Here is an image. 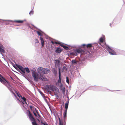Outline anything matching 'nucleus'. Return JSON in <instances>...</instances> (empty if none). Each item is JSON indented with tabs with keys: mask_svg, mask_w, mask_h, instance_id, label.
<instances>
[{
	"mask_svg": "<svg viewBox=\"0 0 125 125\" xmlns=\"http://www.w3.org/2000/svg\"><path fill=\"white\" fill-rule=\"evenodd\" d=\"M31 71L32 76L34 78V81L36 82L38 81L39 76L38 74L36 72V69L33 68L32 69Z\"/></svg>",
	"mask_w": 125,
	"mask_h": 125,
	"instance_id": "obj_1",
	"label": "nucleus"
},
{
	"mask_svg": "<svg viewBox=\"0 0 125 125\" xmlns=\"http://www.w3.org/2000/svg\"><path fill=\"white\" fill-rule=\"evenodd\" d=\"M37 71L40 74H41V73L45 74L49 73L50 70L48 69H46L45 68L40 67L38 69Z\"/></svg>",
	"mask_w": 125,
	"mask_h": 125,
	"instance_id": "obj_2",
	"label": "nucleus"
},
{
	"mask_svg": "<svg viewBox=\"0 0 125 125\" xmlns=\"http://www.w3.org/2000/svg\"><path fill=\"white\" fill-rule=\"evenodd\" d=\"M28 116L31 121L32 122L31 123L32 125H38L36 123L35 119L33 117L30 111L28 110Z\"/></svg>",
	"mask_w": 125,
	"mask_h": 125,
	"instance_id": "obj_3",
	"label": "nucleus"
},
{
	"mask_svg": "<svg viewBox=\"0 0 125 125\" xmlns=\"http://www.w3.org/2000/svg\"><path fill=\"white\" fill-rule=\"evenodd\" d=\"M0 82L4 84L6 86L8 87L9 86V82L7 81L5 78L1 74H0Z\"/></svg>",
	"mask_w": 125,
	"mask_h": 125,
	"instance_id": "obj_4",
	"label": "nucleus"
},
{
	"mask_svg": "<svg viewBox=\"0 0 125 125\" xmlns=\"http://www.w3.org/2000/svg\"><path fill=\"white\" fill-rule=\"evenodd\" d=\"M17 66L18 68L23 73H25V71L28 73H29L30 72L29 70L28 67L24 68L22 66L19 65H18Z\"/></svg>",
	"mask_w": 125,
	"mask_h": 125,
	"instance_id": "obj_5",
	"label": "nucleus"
},
{
	"mask_svg": "<svg viewBox=\"0 0 125 125\" xmlns=\"http://www.w3.org/2000/svg\"><path fill=\"white\" fill-rule=\"evenodd\" d=\"M39 79L44 81H46L48 80L45 77L44 75H42L41 74H40Z\"/></svg>",
	"mask_w": 125,
	"mask_h": 125,
	"instance_id": "obj_6",
	"label": "nucleus"
},
{
	"mask_svg": "<svg viewBox=\"0 0 125 125\" xmlns=\"http://www.w3.org/2000/svg\"><path fill=\"white\" fill-rule=\"evenodd\" d=\"M99 44L102 46L103 47L105 44V42H104V39L103 38L101 37L99 39Z\"/></svg>",
	"mask_w": 125,
	"mask_h": 125,
	"instance_id": "obj_7",
	"label": "nucleus"
},
{
	"mask_svg": "<svg viewBox=\"0 0 125 125\" xmlns=\"http://www.w3.org/2000/svg\"><path fill=\"white\" fill-rule=\"evenodd\" d=\"M108 51L109 53L112 55H115L116 54V53L114 51L110 49L109 47H108Z\"/></svg>",
	"mask_w": 125,
	"mask_h": 125,
	"instance_id": "obj_8",
	"label": "nucleus"
},
{
	"mask_svg": "<svg viewBox=\"0 0 125 125\" xmlns=\"http://www.w3.org/2000/svg\"><path fill=\"white\" fill-rule=\"evenodd\" d=\"M75 51L77 52L78 53H80L82 52H84L85 51L84 50H82L81 48H79L78 49H77Z\"/></svg>",
	"mask_w": 125,
	"mask_h": 125,
	"instance_id": "obj_9",
	"label": "nucleus"
},
{
	"mask_svg": "<svg viewBox=\"0 0 125 125\" xmlns=\"http://www.w3.org/2000/svg\"><path fill=\"white\" fill-rule=\"evenodd\" d=\"M30 107L31 110L33 112H35V111L36 112V111H37L36 110V109L33 106H30Z\"/></svg>",
	"mask_w": 125,
	"mask_h": 125,
	"instance_id": "obj_10",
	"label": "nucleus"
},
{
	"mask_svg": "<svg viewBox=\"0 0 125 125\" xmlns=\"http://www.w3.org/2000/svg\"><path fill=\"white\" fill-rule=\"evenodd\" d=\"M40 38L41 42V44L42 45V48L44 46V41L43 38L41 37Z\"/></svg>",
	"mask_w": 125,
	"mask_h": 125,
	"instance_id": "obj_11",
	"label": "nucleus"
},
{
	"mask_svg": "<svg viewBox=\"0 0 125 125\" xmlns=\"http://www.w3.org/2000/svg\"><path fill=\"white\" fill-rule=\"evenodd\" d=\"M62 51V50L59 47H57L55 50V52L57 53H60Z\"/></svg>",
	"mask_w": 125,
	"mask_h": 125,
	"instance_id": "obj_12",
	"label": "nucleus"
},
{
	"mask_svg": "<svg viewBox=\"0 0 125 125\" xmlns=\"http://www.w3.org/2000/svg\"><path fill=\"white\" fill-rule=\"evenodd\" d=\"M47 86H48V88L50 90L52 91H53L55 89L52 86H49L48 85Z\"/></svg>",
	"mask_w": 125,
	"mask_h": 125,
	"instance_id": "obj_13",
	"label": "nucleus"
},
{
	"mask_svg": "<svg viewBox=\"0 0 125 125\" xmlns=\"http://www.w3.org/2000/svg\"><path fill=\"white\" fill-rule=\"evenodd\" d=\"M23 20H15L14 21V22L18 23H22L24 22Z\"/></svg>",
	"mask_w": 125,
	"mask_h": 125,
	"instance_id": "obj_14",
	"label": "nucleus"
},
{
	"mask_svg": "<svg viewBox=\"0 0 125 125\" xmlns=\"http://www.w3.org/2000/svg\"><path fill=\"white\" fill-rule=\"evenodd\" d=\"M61 71L60 68H59V81L61 82Z\"/></svg>",
	"mask_w": 125,
	"mask_h": 125,
	"instance_id": "obj_15",
	"label": "nucleus"
},
{
	"mask_svg": "<svg viewBox=\"0 0 125 125\" xmlns=\"http://www.w3.org/2000/svg\"><path fill=\"white\" fill-rule=\"evenodd\" d=\"M55 65H59L60 63V61L59 60H55Z\"/></svg>",
	"mask_w": 125,
	"mask_h": 125,
	"instance_id": "obj_16",
	"label": "nucleus"
},
{
	"mask_svg": "<svg viewBox=\"0 0 125 125\" xmlns=\"http://www.w3.org/2000/svg\"><path fill=\"white\" fill-rule=\"evenodd\" d=\"M20 96L21 97V98L25 102V103L26 104H27V103L26 102V99L24 97H22V96L20 94Z\"/></svg>",
	"mask_w": 125,
	"mask_h": 125,
	"instance_id": "obj_17",
	"label": "nucleus"
},
{
	"mask_svg": "<svg viewBox=\"0 0 125 125\" xmlns=\"http://www.w3.org/2000/svg\"><path fill=\"white\" fill-rule=\"evenodd\" d=\"M68 103H69L68 102L67 103H66L65 104V107L66 109L65 110L67 111V109L68 106Z\"/></svg>",
	"mask_w": 125,
	"mask_h": 125,
	"instance_id": "obj_18",
	"label": "nucleus"
},
{
	"mask_svg": "<svg viewBox=\"0 0 125 125\" xmlns=\"http://www.w3.org/2000/svg\"><path fill=\"white\" fill-rule=\"evenodd\" d=\"M86 47L87 48H91L92 47V44H88L86 45Z\"/></svg>",
	"mask_w": 125,
	"mask_h": 125,
	"instance_id": "obj_19",
	"label": "nucleus"
},
{
	"mask_svg": "<svg viewBox=\"0 0 125 125\" xmlns=\"http://www.w3.org/2000/svg\"><path fill=\"white\" fill-rule=\"evenodd\" d=\"M51 42L53 44H59V42L55 41H51Z\"/></svg>",
	"mask_w": 125,
	"mask_h": 125,
	"instance_id": "obj_20",
	"label": "nucleus"
},
{
	"mask_svg": "<svg viewBox=\"0 0 125 125\" xmlns=\"http://www.w3.org/2000/svg\"><path fill=\"white\" fill-rule=\"evenodd\" d=\"M67 111L65 110L64 112V114H63V117L64 119H65L66 117V114Z\"/></svg>",
	"mask_w": 125,
	"mask_h": 125,
	"instance_id": "obj_21",
	"label": "nucleus"
},
{
	"mask_svg": "<svg viewBox=\"0 0 125 125\" xmlns=\"http://www.w3.org/2000/svg\"><path fill=\"white\" fill-rule=\"evenodd\" d=\"M0 52L3 53L5 52V51L4 49L0 47Z\"/></svg>",
	"mask_w": 125,
	"mask_h": 125,
	"instance_id": "obj_22",
	"label": "nucleus"
},
{
	"mask_svg": "<svg viewBox=\"0 0 125 125\" xmlns=\"http://www.w3.org/2000/svg\"><path fill=\"white\" fill-rule=\"evenodd\" d=\"M59 125H63L62 122L61 121V119L59 117Z\"/></svg>",
	"mask_w": 125,
	"mask_h": 125,
	"instance_id": "obj_23",
	"label": "nucleus"
},
{
	"mask_svg": "<svg viewBox=\"0 0 125 125\" xmlns=\"http://www.w3.org/2000/svg\"><path fill=\"white\" fill-rule=\"evenodd\" d=\"M36 113L38 115V118H40L41 117V116L39 114V113L38 111H36Z\"/></svg>",
	"mask_w": 125,
	"mask_h": 125,
	"instance_id": "obj_24",
	"label": "nucleus"
},
{
	"mask_svg": "<svg viewBox=\"0 0 125 125\" xmlns=\"http://www.w3.org/2000/svg\"><path fill=\"white\" fill-rule=\"evenodd\" d=\"M66 82L68 84H69V78L68 77H66Z\"/></svg>",
	"mask_w": 125,
	"mask_h": 125,
	"instance_id": "obj_25",
	"label": "nucleus"
},
{
	"mask_svg": "<svg viewBox=\"0 0 125 125\" xmlns=\"http://www.w3.org/2000/svg\"><path fill=\"white\" fill-rule=\"evenodd\" d=\"M72 62L73 64L76 63L77 62L75 60H72Z\"/></svg>",
	"mask_w": 125,
	"mask_h": 125,
	"instance_id": "obj_26",
	"label": "nucleus"
},
{
	"mask_svg": "<svg viewBox=\"0 0 125 125\" xmlns=\"http://www.w3.org/2000/svg\"><path fill=\"white\" fill-rule=\"evenodd\" d=\"M64 49H65L66 50H68L69 49V48L67 46L65 45H64V47H63Z\"/></svg>",
	"mask_w": 125,
	"mask_h": 125,
	"instance_id": "obj_27",
	"label": "nucleus"
},
{
	"mask_svg": "<svg viewBox=\"0 0 125 125\" xmlns=\"http://www.w3.org/2000/svg\"><path fill=\"white\" fill-rule=\"evenodd\" d=\"M37 33L39 35L42 36V34L39 31H37Z\"/></svg>",
	"mask_w": 125,
	"mask_h": 125,
	"instance_id": "obj_28",
	"label": "nucleus"
},
{
	"mask_svg": "<svg viewBox=\"0 0 125 125\" xmlns=\"http://www.w3.org/2000/svg\"><path fill=\"white\" fill-rule=\"evenodd\" d=\"M59 44L60 45L62 46V47H64V45H63V44H61V43H60V42H59V44Z\"/></svg>",
	"mask_w": 125,
	"mask_h": 125,
	"instance_id": "obj_29",
	"label": "nucleus"
},
{
	"mask_svg": "<svg viewBox=\"0 0 125 125\" xmlns=\"http://www.w3.org/2000/svg\"><path fill=\"white\" fill-rule=\"evenodd\" d=\"M35 40L36 41V42L37 43H38L39 42L38 41V40L36 39H35Z\"/></svg>",
	"mask_w": 125,
	"mask_h": 125,
	"instance_id": "obj_30",
	"label": "nucleus"
},
{
	"mask_svg": "<svg viewBox=\"0 0 125 125\" xmlns=\"http://www.w3.org/2000/svg\"><path fill=\"white\" fill-rule=\"evenodd\" d=\"M33 11H31L29 13V14L30 15L31 14H33Z\"/></svg>",
	"mask_w": 125,
	"mask_h": 125,
	"instance_id": "obj_31",
	"label": "nucleus"
},
{
	"mask_svg": "<svg viewBox=\"0 0 125 125\" xmlns=\"http://www.w3.org/2000/svg\"><path fill=\"white\" fill-rule=\"evenodd\" d=\"M62 92H63L64 93L65 91V89L64 88H62Z\"/></svg>",
	"mask_w": 125,
	"mask_h": 125,
	"instance_id": "obj_32",
	"label": "nucleus"
},
{
	"mask_svg": "<svg viewBox=\"0 0 125 125\" xmlns=\"http://www.w3.org/2000/svg\"><path fill=\"white\" fill-rule=\"evenodd\" d=\"M33 113L35 116L36 117L37 116V115L35 113V112H33Z\"/></svg>",
	"mask_w": 125,
	"mask_h": 125,
	"instance_id": "obj_33",
	"label": "nucleus"
},
{
	"mask_svg": "<svg viewBox=\"0 0 125 125\" xmlns=\"http://www.w3.org/2000/svg\"><path fill=\"white\" fill-rule=\"evenodd\" d=\"M21 102H22V103L23 104H24L25 102L24 101H22Z\"/></svg>",
	"mask_w": 125,
	"mask_h": 125,
	"instance_id": "obj_34",
	"label": "nucleus"
},
{
	"mask_svg": "<svg viewBox=\"0 0 125 125\" xmlns=\"http://www.w3.org/2000/svg\"><path fill=\"white\" fill-rule=\"evenodd\" d=\"M82 45L83 46H86V45H85V44H83Z\"/></svg>",
	"mask_w": 125,
	"mask_h": 125,
	"instance_id": "obj_35",
	"label": "nucleus"
},
{
	"mask_svg": "<svg viewBox=\"0 0 125 125\" xmlns=\"http://www.w3.org/2000/svg\"><path fill=\"white\" fill-rule=\"evenodd\" d=\"M12 93H13V94H14V95H15V96H16L15 94V93H13V92H12Z\"/></svg>",
	"mask_w": 125,
	"mask_h": 125,
	"instance_id": "obj_36",
	"label": "nucleus"
},
{
	"mask_svg": "<svg viewBox=\"0 0 125 125\" xmlns=\"http://www.w3.org/2000/svg\"><path fill=\"white\" fill-rule=\"evenodd\" d=\"M37 120L38 121H39V122H40V120L38 119H37Z\"/></svg>",
	"mask_w": 125,
	"mask_h": 125,
	"instance_id": "obj_37",
	"label": "nucleus"
},
{
	"mask_svg": "<svg viewBox=\"0 0 125 125\" xmlns=\"http://www.w3.org/2000/svg\"><path fill=\"white\" fill-rule=\"evenodd\" d=\"M17 95L19 96V97H20L18 94L17 93Z\"/></svg>",
	"mask_w": 125,
	"mask_h": 125,
	"instance_id": "obj_38",
	"label": "nucleus"
},
{
	"mask_svg": "<svg viewBox=\"0 0 125 125\" xmlns=\"http://www.w3.org/2000/svg\"><path fill=\"white\" fill-rule=\"evenodd\" d=\"M50 93L51 92L50 91Z\"/></svg>",
	"mask_w": 125,
	"mask_h": 125,
	"instance_id": "obj_39",
	"label": "nucleus"
}]
</instances>
